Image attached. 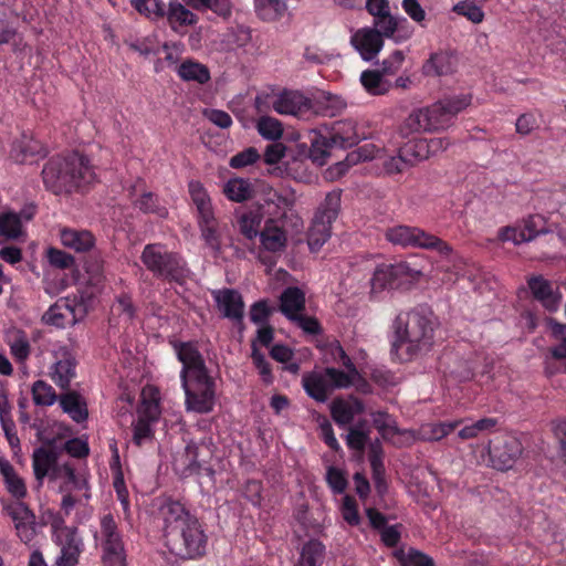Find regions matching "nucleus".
<instances>
[{
	"label": "nucleus",
	"mask_w": 566,
	"mask_h": 566,
	"mask_svg": "<svg viewBox=\"0 0 566 566\" xmlns=\"http://www.w3.org/2000/svg\"><path fill=\"white\" fill-rule=\"evenodd\" d=\"M163 536L168 551L181 560H198L207 555L206 525L184 503L167 500L159 507Z\"/></svg>",
	"instance_id": "f257e3e1"
},
{
	"label": "nucleus",
	"mask_w": 566,
	"mask_h": 566,
	"mask_svg": "<svg viewBox=\"0 0 566 566\" xmlns=\"http://www.w3.org/2000/svg\"><path fill=\"white\" fill-rule=\"evenodd\" d=\"M95 177L90 159L78 151L51 157L42 169L44 187L54 195L84 192Z\"/></svg>",
	"instance_id": "f03ea898"
},
{
	"label": "nucleus",
	"mask_w": 566,
	"mask_h": 566,
	"mask_svg": "<svg viewBox=\"0 0 566 566\" xmlns=\"http://www.w3.org/2000/svg\"><path fill=\"white\" fill-rule=\"evenodd\" d=\"M438 321L428 305H418L406 313H399L394 322L396 339L391 350L397 355L406 346L409 360L420 352H427L433 345L434 329Z\"/></svg>",
	"instance_id": "7ed1b4c3"
},
{
	"label": "nucleus",
	"mask_w": 566,
	"mask_h": 566,
	"mask_svg": "<svg viewBox=\"0 0 566 566\" xmlns=\"http://www.w3.org/2000/svg\"><path fill=\"white\" fill-rule=\"evenodd\" d=\"M471 103L468 94L442 98L429 106L413 109L399 127L402 137L413 133L436 132L452 124L453 118Z\"/></svg>",
	"instance_id": "20e7f679"
},
{
	"label": "nucleus",
	"mask_w": 566,
	"mask_h": 566,
	"mask_svg": "<svg viewBox=\"0 0 566 566\" xmlns=\"http://www.w3.org/2000/svg\"><path fill=\"white\" fill-rule=\"evenodd\" d=\"M93 538L101 548L103 566H126L124 535L111 512L99 516Z\"/></svg>",
	"instance_id": "39448f33"
},
{
	"label": "nucleus",
	"mask_w": 566,
	"mask_h": 566,
	"mask_svg": "<svg viewBox=\"0 0 566 566\" xmlns=\"http://www.w3.org/2000/svg\"><path fill=\"white\" fill-rule=\"evenodd\" d=\"M140 261L157 279L180 283L185 279V261L165 244L148 243L144 247Z\"/></svg>",
	"instance_id": "423d86ee"
},
{
	"label": "nucleus",
	"mask_w": 566,
	"mask_h": 566,
	"mask_svg": "<svg viewBox=\"0 0 566 566\" xmlns=\"http://www.w3.org/2000/svg\"><path fill=\"white\" fill-rule=\"evenodd\" d=\"M420 272L407 262L378 264L370 277V298L377 300L385 291L408 290L418 280Z\"/></svg>",
	"instance_id": "0eeeda50"
},
{
	"label": "nucleus",
	"mask_w": 566,
	"mask_h": 566,
	"mask_svg": "<svg viewBox=\"0 0 566 566\" xmlns=\"http://www.w3.org/2000/svg\"><path fill=\"white\" fill-rule=\"evenodd\" d=\"M187 410L209 413L216 405V381L208 368L180 376Z\"/></svg>",
	"instance_id": "6e6552de"
},
{
	"label": "nucleus",
	"mask_w": 566,
	"mask_h": 566,
	"mask_svg": "<svg viewBox=\"0 0 566 566\" xmlns=\"http://www.w3.org/2000/svg\"><path fill=\"white\" fill-rule=\"evenodd\" d=\"M340 190L328 192L318 207L307 232V244L312 252H317L331 237L332 223L340 209Z\"/></svg>",
	"instance_id": "1a4fd4ad"
},
{
	"label": "nucleus",
	"mask_w": 566,
	"mask_h": 566,
	"mask_svg": "<svg viewBox=\"0 0 566 566\" xmlns=\"http://www.w3.org/2000/svg\"><path fill=\"white\" fill-rule=\"evenodd\" d=\"M85 307L76 297L59 298L43 314V322L57 328L75 325L85 316Z\"/></svg>",
	"instance_id": "9d476101"
},
{
	"label": "nucleus",
	"mask_w": 566,
	"mask_h": 566,
	"mask_svg": "<svg viewBox=\"0 0 566 566\" xmlns=\"http://www.w3.org/2000/svg\"><path fill=\"white\" fill-rule=\"evenodd\" d=\"M53 539L61 547V555L56 558L55 566H76L84 548L77 528L66 525L54 526Z\"/></svg>",
	"instance_id": "9b49d317"
},
{
	"label": "nucleus",
	"mask_w": 566,
	"mask_h": 566,
	"mask_svg": "<svg viewBox=\"0 0 566 566\" xmlns=\"http://www.w3.org/2000/svg\"><path fill=\"white\" fill-rule=\"evenodd\" d=\"M296 198L293 191H271L264 199V203L259 206L263 212V217L268 216L266 219H274L275 223L285 224L290 219L295 218L293 226H297L298 218L294 213V206Z\"/></svg>",
	"instance_id": "f8f14e48"
},
{
	"label": "nucleus",
	"mask_w": 566,
	"mask_h": 566,
	"mask_svg": "<svg viewBox=\"0 0 566 566\" xmlns=\"http://www.w3.org/2000/svg\"><path fill=\"white\" fill-rule=\"evenodd\" d=\"M522 452V442L513 436H502L489 443V454L493 467L501 471L513 468Z\"/></svg>",
	"instance_id": "ddd939ff"
},
{
	"label": "nucleus",
	"mask_w": 566,
	"mask_h": 566,
	"mask_svg": "<svg viewBox=\"0 0 566 566\" xmlns=\"http://www.w3.org/2000/svg\"><path fill=\"white\" fill-rule=\"evenodd\" d=\"M448 143L442 138H412L405 143L400 150L410 166H413L416 163L429 158L439 150L446 149Z\"/></svg>",
	"instance_id": "4468645a"
},
{
	"label": "nucleus",
	"mask_w": 566,
	"mask_h": 566,
	"mask_svg": "<svg viewBox=\"0 0 566 566\" xmlns=\"http://www.w3.org/2000/svg\"><path fill=\"white\" fill-rule=\"evenodd\" d=\"M177 359L182 364L180 376H187L190 373L200 371L208 368L202 354L199 350L198 342H170Z\"/></svg>",
	"instance_id": "2eb2a0df"
},
{
	"label": "nucleus",
	"mask_w": 566,
	"mask_h": 566,
	"mask_svg": "<svg viewBox=\"0 0 566 566\" xmlns=\"http://www.w3.org/2000/svg\"><path fill=\"white\" fill-rule=\"evenodd\" d=\"M273 109L281 115L298 116L311 109V101L298 91L284 90L271 101Z\"/></svg>",
	"instance_id": "dca6fc26"
},
{
	"label": "nucleus",
	"mask_w": 566,
	"mask_h": 566,
	"mask_svg": "<svg viewBox=\"0 0 566 566\" xmlns=\"http://www.w3.org/2000/svg\"><path fill=\"white\" fill-rule=\"evenodd\" d=\"M164 19L175 33L185 35L188 29L198 22V17L179 0H170L165 7Z\"/></svg>",
	"instance_id": "f3484780"
},
{
	"label": "nucleus",
	"mask_w": 566,
	"mask_h": 566,
	"mask_svg": "<svg viewBox=\"0 0 566 566\" xmlns=\"http://www.w3.org/2000/svg\"><path fill=\"white\" fill-rule=\"evenodd\" d=\"M213 298L223 317L241 322L244 315L242 295L233 289H223L213 292Z\"/></svg>",
	"instance_id": "a211bd4d"
},
{
	"label": "nucleus",
	"mask_w": 566,
	"mask_h": 566,
	"mask_svg": "<svg viewBox=\"0 0 566 566\" xmlns=\"http://www.w3.org/2000/svg\"><path fill=\"white\" fill-rule=\"evenodd\" d=\"M350 42L365 61H371L384 45L381 33L371 28L358 30Z\"/></svg>",
	"instance_id": "6ab92c4d"
},
{
	"label": "nucleus",
	"mask_w": 566,
	"mask_h": 566,
	"mask_svg": "<svg viewBox=\"0 0 566 566\" xmlns=\"http://www.w3.org/2000/svg\"><path fill=\"white\" fill-rule=\"evenodd\" d=\"M56 361L52 367L51 378L62 389L69 388L75 377L76 359L67 348L56 352Z\"/></svg>",
	"instance_id": "aec40b11"
},
{
	"label": "nucleus",
	"mask_w": 566,
	"mask_h": 566,
	"mask_svg": "<svg viewBox=\"0 0 566 566\" xmlns=\"http://www.w3.org/2000/svg\"><path fill=\"white\" fill-rule=\"evenodd\" d=\"M285 224L275 223L274 219H266L263 230L260 232L261 247L271 253L284 251L287 243Z\"/></svg>",
	"instance_id": "412c9836"
},
{
	"label": "nucleus",
	"mask_w": 566,
	"mask_h": 566,
	"mask_svg": "<svg viewBox=\"0 0 566 566\" xmlns=\"http://www.w3.org/2000/svg\"><path fill=\"white\" fill-rule=\"evenodd\" d=\"M327 135L336 148L344 149L356 146L361 139L356 123L350 119L334 123Z\"/></svg>",
	"instance_id": "4be33fe9"
},
{
	"label": "nucleus",
	"mask_w": 566,
	"mask_h": 566,
	"mask_svg": "<svg viewBox=\"0 0 566 566\" xmlns=\"http://www.w3.org/2000/svg\"><path fill=\"white\" fill-rule=\"evenodd\" d=\"M57 463V454L53 449L40 447L33 451L32 469L40 486L43 484L45 478L51 479Z\"/></svg>",
	"instance_id": "5701e85b"
},
{
	"label": "nucleus",
	"mask_w": 566,
	"mask_h": 566,
	"mask_svg": "<svg viewBox=\"0 0 566 566\" xmlns=\"http://www.w3.org/2000/svg\"><path fill=\"white\" fill-rule=\"evenodd\" d=\"M0 474L7 492L15 500H23L28 495L27 484L14 467L3 457H0Z\"/></svg>",
	"instance_id": "b1692460"
},
{
	"label": "nucleus",
	"mask_w": 566,
	"mask_h": 566,
	"mask_svg": "<svg viewBox=\"0 0 566 566\" xmlns=\"http://www.w3.org/2000/svg\"><path fill=\"white\" fill-rule=\"evenodd\" d=\"M61 243L77 253L88 252L95 247V237L88 230L63 228L60 231Z\"/></svg>",
	"instance_id": "393cba45"
},
{
	"label": "nucleus",
	"mask_w": 566,
	"mask_h": 566,
	"mask_svg": "<svg viewBox=\"0 0 566 566\" xmlns=\"http://www.w3.org/2000/svg\"><path fill=\"white\" fill-rule=\"evenodd\" d=\"M305 392L317 402H326L331 395V385L324 373L311 371L303 375Z\"/></svg>",
	"instance_id": "a878e982"
},
{
	"label": "nucleus",
	"mask_w": 566,
	"mask_h": 566,
	"mask_svg": "<svg viewBox=\"0 0 566 566\" xmlns=\"http://www.w3.org/2000/svg\"><path fill=\"white\" fill-rule=\"evenodd\" d=\"M113 455L109 463L112 473H113V486L116 492L117 500L120 502L123 511L125 514H129V493L125 484L124 473L120 465V459L118 454L117 447L114 444L112 447Z\"/></svg>",
	"instance_id": "bb28decb"
},
{
	"label": "nucleus",
	"mask_w": 566,
	"mask_h": 566,
	"mask_svg": "<svg viewBox=\"0 0 566 566\" xmlns=\"http://www.w3.org/2000/svg\"><path fill=\"white\" fill-rule=\"evenodd\" d=\"M305 310V293L296 286L286 287L280 296V311L290 321Z\"/></svg>",
	"instance_id": "cd10ccee"
},
{
	"label": "nucleus",
	"mask_w": 566,
	"mask_h": 566,
	"mask_svg": "<svg viewBox=\"0 0 566 566\" xmlns=\"http://www.w3.org/2000/svg\"><path fill=\"white\" fill-rule=\"evenodd\" d=\"M60 406L71 419L77 423L85 421L88 417V410L85 400L76 391H67L61 395Z\"/></svg>",
	"instance_id": "c85d7f7f"
},
{
	"label": "nucleus",
	"mask_w": 566,
	"mask_h": 566,
	"mask_svg": "<svg viewBox=\"0 0 566 566\" xmlns=\"http://www.w3.org/2000/svg\"><path fill=\"white\" fill-rule=\"evenodd\" d=\"M412 249L436 251L442 256H448L453 251L448 242L419 227H416Z\"/></svg>",
	"instance_id": "c756f323"
},
{
	"label": "nucleus",
	"mask_w": 566,
	"mask_h": 566,
	"mask_svg": "<svg viewBox=\"0 0 566 566\" xmlns=\"http://www.w3.org/2000/svg\"><path fill=\"white\" fill-rule=\"evenodd\" d=\"M326 554L325 545L312 538L303 544L294 566H323Z\"/></svg>",
	"instance_id": "7c9ffc66"
},
{
	"label": "nucleus",
	"mask_w": 566,
	"mask_h": 566,
	"mask_svg": "<svg viewBox=\"0 0 566 566\" xmlns=\"http://www.w3.org/2000/svg\"><path fill=\"white\" fill-rule=\"evenodd\" d=\"M527 283L533 296L547 310L554 311L557 307L558 300L553 291L552 284L547 280L537 275L532 276Z\"/></svg>",
	"instance_id": "2f4dec72"
},
{
	"label": "nucleus",
	"mask_w": 566,
	"mask_h": 566,
	"mask_svg": "<svg viewBox=\"0 0 566 566\" xmlns=\"http://www.w3.org/2000/svg\"><path fill=\"white\" fill-rule=\"evenodd\" d=\"M363 411V405L359 400L350 403L344 399L337 398L331 403V416L340 427L353 422L355 416Z\"/></svg>",
	"instance_id": "473e14b6"
},
{
	"label": "nucleus",
	"mask_w": 566,
	"mask_h": 566,
	"mask_svg": "<svg viewBox=\"0 0 566 566\" xmlns=\"http://www.w3.org/2000/svg\"><path fill=\"white\" fill-rule=\"evenodd\" d=\"M263 220V212L260 207L251 208L238 218L240 233L248 240L260 235V226Z\"/></svg>",
	"instance_id": "72a5a7b5"
},
{
	"label": "nucleus",
	"mask_w": 566,
	"mask_h": 566,
	"mask_svg": "<svg viewBox=\"0 0 566 566\" xmlns=\"http://www.w3.org/2000/svg\"><path fill=\"white\" fill-rule=\"evenodd\" d=\"M201 238L206 244L216 253L221 250V237L218 231V220L214 213L197 218Z\"/></svg>",
	"instance_id": "f704fd0d"
},
{
	"label": "nucleus",
	"mask_w": 566,
	"mask_h": 566,
	"mask_svg": "<svg viewBox=\"0 0 566 566\" xmlns=\"http://www.w3.org/2000/svg\"><path fill=\"white\" fill-rule=\"evenodd\" d=\"M23 234V223L17 212L7 211L0 214V243L18 240Z\"/></svg>",
	"instance_id": "c9c22d12"
},
{
	"label": "nucleus",
	"mask_w": 566,
	"mask_h": 566,
	"mask_svg": "<svg viewBox=\"0 0 566 566\" xmlns=\"http://www.w3.org/2000/svg\"><path fill=\"white\" fill-rule=\"evenodd\" d=\"M190 198L197 209V218L205 217L213 212L210 196L203 185L198 180H191L188 184Z\"/></svg>",
	"instance_id": "e433bc0d"
},
{
	"label": "nucleus",
	"mask_w": 566,
	"mask_h": 566,
	"mask_svg": "<svg viewBox=\"0 0 566 566\" xmlns=\"http://www.w3.org/2000/svg\"><path fill=\"white\" fill-rule=\"evenodd\" d=\"M134 206L146 214H154L161 219L168 217L167 207L163 205L159 197L151 191L143 192L140 197L134 201Z\"/></svg>",
	"instance_id": "4c0bfd02"
},
{
	"label": "nucleus",
	"mask_w": 566,
	"mask_h": 566,
	"mask_svg": "<svg viewBox=\"0 0 566 566\" xmlns=\"http://www.w3.org/2000/svg\"><path fill=\"white\" fill-rule=\"evenodd\" d=\"M178 75L184 81H192L199 84H206L210 80L209 69L206 65L192 60H186L179 65Z\"/></svg>",
	"instance_id": "58836bf2"
},
{
	"label": "nucleus",
	"mask_w": 566,
	"mask_h": 566,
	"mask_svg": "<svg viewBox=\"0 0 566 566\" xmlns=\"http://www.w3.org/2000/svg\"><path fill=\"white\" fill-rule=\"evenodd\" d=\"M223 193L231 201L243 202L252 197L253 188L247 179L231 178L224 184Z\"/></svg>",
	"instance_id": "ea45409f"
},
{
	"label": "nucleus",
	"mask_w": 566,
	"mask_h": 566,
	"mask_svg": "<svg viewBox=\"0 0 566 566\" xmlns=\"http://www.w3.org/2000/svg\"><path fill=\"white\" fill-rule=\"evenodd\" d=\"M130 6L151 22L164 20L166 4L163 0H130Z\"/></svg>",
	"instance_id": "a19ab883"
},
{
	"label": "nucleus",
	"mask_w": 566,
	"mask_h": 566,
	"mask_svg": "<svg viewBox=\"0 0 566 566\" xmlns=\"http://www.w3.org/2000/svg\"><path fill=\"white\" fill-rule=\"evenodd\" d=\"M286 9L284 0H254L256 15L263 21L280 19Z\"/></svg>",
	"instance_id": "79ce46f5"
},
{
	"label": "nucleus",
	"mask_w": 566,
	"mask_h": 566,
	"mask_svg": "<svg viewBox=\"0 0 566 566\" xmlns=\"http://www.w3.org/2000/svg\"><path fill=\"white\" fill-rule=\"evenodd\" d=\"M416 227L398 224L390 227L385 232V238L392 244L402 248H412Z\"/></svg>",
	"instance_id": "37998d69"
},
{
	"label": "nucleus",
	"mask_w": 566,
	"mask_h": 566,
	"mask_svg": "<svg viewBox=\"0 0 566 566\" xmlns=\"http://www.w3.org/2000/svg\"><path fill=\"white\" fill-rule=\"evenodd\" d=\"M382 71L366 70L360 74V83L371 95H384L389 90V84L382 78Z\"/></svg>",
	"instance_id": "c03bdc74"
},
{
	"label": "nucleus",
	"mask_w": 566,
	"mask_h": 566,
	"mask_svg": "<svg viewBox=\"0 0 566 566\" xmlns=\"http://www.w3.org/2000/svg\"><path fill=\"white\" fill-rule=\"evenodd\" d=\"M336 148L334 143L328 139V135L315 134L311 140L310 157L313 163L323 166L329 150Z\"/></svg>",
	"instance_id": "a18cd8bd"
},
{
	"label": "nucleus",
	"mask_w": 566,
	"mask_h": 566,
	"mask_svg": "<svg viewBox=\"0 0 566 566\" xmlns=\"http://www.w3.org/2000/svg\"><path fill=\"white\" fill-rule=\"evenodd\" d=\"M496 426H497L496 418H490V417L482 418L475 422H472L471 424L464 426L461 430H459L458 437L461 440L474 439L484 432L494 431Z\"/></svg>",
	"instance_id": "49530a36"
},
{
	"label": "nucleus",
	"mask_w": 566,
	"mask_h": 566,
	"mask_svg": "<svg viewBox=\"0 0 566 566\" xmlns=\"http://www.w3.org/2000/svg\"><path fill=\"white\" fill-rule=\"evenodd\" d=\"M395 557L400 566H436L431 556L413 547H410L406 553L402 549L397 551Z\"/></svg>",
	"instance_id": "de8ad7c7"
},
{
	"label": "nucleus",
	"mask_w": 566,
	"mask_h": 566,
	"mask_svg": "<svg viewBox=\"0 0 566 566\" xmlns=\"http://www.w3.org/2000/svg\"><path fill=\"white\" fill-rule=\"evenodd\" d=\"M452 12L458 15L467 18L470 22L479 24L484 20V12L482 6L472 0L459 1L452 7Z\"/></svg>",
	"instance_id": "09e8293b"
},
{
	"label": "nucleus",
	"mask_w": 566,
	"mask_h": 566,
	"mask_svg": "<svg viewBox=\"0 0 566 566\" xmlns=\"http://www.w3.org/2000/svg\"><path fill=\"white\" fill-rule=\"evenodd\" d=\"M369 463L373 472V479L378 493H382L387 489L385 480V467L380 457V450L373 447L369 453Z\"/></svg>",
	"instance_id": "8fccbe9b"
},
{
	"label": "nucleus",
	"mask_w": 566,
	"mask_h": 566,
	"mask_svg": "<svg viewBox=\"0 0 566 566\" xmlns=\"http://www.w3.org/2000/svg\"><path fill=\"white\" fill-rule=\"evenodd\" d=\"M188 6L197 10L210 9L219 17L228 18L231 15L230 0H184Z\"/></svg>",
	"instance_id": "3c124183"
},
{
	"label": "nucleus",
	"mask_w": 566,
	"mask_h": 566,
	"mask_svg": "<svg viewBox=\"0 0 566 566\" xmlns=\"http://www.w3.org/2000/svg\"><path fill=\"white\" fill-rule=\"evenodd\" d=\"M84 269L88 275V283L91 285L95 287L103 285L105 281L104 261L99 255H90V258L85 261Z\"/></svg>",
	"instance_id": "603ef678"
},
{
	"label": "nucleus",
	"mask_w": 566,
	"mask_h": 566,
	"mask_svg": "<svg viewBox=\"0 0 566 566\" xmlns=\"http://www.w3.org/2000/svg\"><path fill=\"white\" fill-rule=\"evenodd\" d=\"M32 398L36 406H52L57 396L51 385L43 380H36L32 385Z\"/></svg>",
	"instance_id": "864d4df0"
},
{
	"label": "nucleus",
	"mask_w": 566,
	"mask_h": 566,
	"mask_svg": "<svg viewBox=\"0 0 566 566\" xmlns=\"http://www.w3.org/2000/svg\"><path fill=\"white\" fill-rule=\"evenodd\" d=\"M259 134L269 140H277L283 135V127L279 119L270 116H261L256 123Z\"/></svg>",
	"instance_id": "5fc2aeb1"
},
{
	"label": "nucleus",
	"mask_w": 566,
	"mask_h": 566,
	"mask_svg": "<svg viewBox=\"0 0 566 566\" xmlns=\"http://www.w3.org/2000/svg\"><path fill=\"white\" fill-rule=\"evenodd\" d=\"M407 24L408 21L406 18H397L394 17L390 12L380 17L378 20H374V30L381 33V38H394L395 33L398 31L399 24Z\"/></svg>",
	"instance_id": "6e6d98bb"
},
{
	"label": "nucleus",
	"mask_w": 566,
	"mask_h": 566,
	"mask_svg": "<svg viewBox=\"0 0 566 566\" xmlns=\"http://www.w3.org/2000/svg\"><path fill=\"white\" fill-rule=\"evenodd\" d=\"M251 347H252L251 358H252L253 365L258 369V371L262 378V381L265 385H271L274 380L271 364L266 360L264 354L259 350L258 346L255 345V342H252Z\"/></svg>",
	"instance_id": "4d7b16f0"
},
{
	"label": "nucleus",
	"mask_w": 566,
	"mask_h": 566,
	"mask_svg": "<svg viewBox=\"0 0 566 566\" xmlns=\"http://www.w3.org/2000/svg\"><path fill=\"white\" fill-rule=\"evenodd\" d=\"M112 308L118 315L125 316V319L127 322H132L135 318L136 312H137V308L133 302L132 295H129L128 293H125V292L116 295Z\"/></svg>",
	"instance_id": "13d9d810"
},
{
	"label": "nucleus",
	"mask_w": 566,
	"mask_h": 566,
	"mask_svg": "<svg viewBox=\"0 0 566 566\" xmlns=\"http://www.w3.org/2000/svg\"><path fill=\"white\" fill-rule=\"evenodd\" d=\"M324 374L331 385V390L334 388H348L357 377L334 367L325 368Z\"/></svg>",
	"instance_id": "bf43d9fd"
},
{
	"label": "nucleus",
	"mask_w": 566,
	"mask_h": 566,
	"mask_svg": "<svg viewBox=\"0 0 566 566\" xmlns=\"http://www.w3.org/2000/svg\"><path fill=\"white\" fill-rule=\"evenodd\" d=\"M3 509L12 518L14 525L35 516L32 510L22 502V500L8 503Z\"/></svg>",
	"instance_id": "052dcab7"
},
{
	"label": "nucleus",
	"mask_w": 566,
	"mask_h": 566,
	"mask_svg": "<svg viewBox=\"0 0 566 566\" xmlns=\"http://www.w3.org/2000/svg\"><path fill=\"white\" fill-rule=\"evenodd\" d=\"M326 482L335 494L344 493L348 485L345 473L336 467H329L327 469Z\"/></svg>",
	"instance_id": "680f3d73"
},
{
	"label": "nucleus",
	"mask_w": 566,
	"mask_h": 566,
	"mask_svg": "<svg viewBox=\"0 0 566 566\" xmlns=\"http://www.w3.org/2000/svg\"><path fill=\"white\" fill-rule=\"evenodd\" d=\"M272 314L268 300H259L250 307V319L256 325H265Z\"/></svg>",
	"instance_id": "e2e57ef3"
},
{
	"label": "nucleus",
	"mask_w": 566,
	"mask_h": 566,
	"mask_svg": "<svg viewBox=\"0 0 566 566\" xmlns=\"http://www.w3.org/2000/svg\"><path fill=\"white\" fill-rule=\"evenodd\" d=\"M463 423L462 419L454 421H446L432 423L429 426V440L439 441L454 431L460 424Z\"/></svg>",
	"instance_id": "0e129e2a"
},
{
	"label": "nucleus",
	"mask_w": 566,
	"mask_h": 566,
	"mask_svg": "<svg viewBox=\"0 0 566 566\" xmlns=\"http://www.w3.org/2000/svg\"><path fill=\"white\" fill-rule=\"evenodd\" d=\"M260 159V155L258 150L254 147H249L234 156L230 159V167L234 169H241L247 166L253 165Z\"/></svg>",
	"instance_id": "69168bd1"
},
{
	"label": "nucleus",
	"mask_w": 566,
	"mask_h": 566,
	"mask_svg": "<svg viewBox=\"0 0 566 566\" xmlns=\"http://www.w3.org/2000/svg\"><path fill=\"white\" fill-rule=\"evenodd\" d=\"M138 419L156 422L160 417V405L159 400L155 398L143 399L142 405L138 409Z\"/></svg>",
	"instance_id": "338daca9"
},
{
	"label": "nucleus",
	"mask_w": 566,
	"mask_h": 566,
	"mask_svg": "<svg viewBox=\"0 0 566 566\" xmlns=\"http://www.w3.org/2000/svg\"><path fill=\"white\" fill-rule=\"evenodd\" d=\"M552 424L554 438L558 443L559 458L566 463V420H557Z\"/></svg>",
	"instance_id": "774afa93"
}]
</instances>
